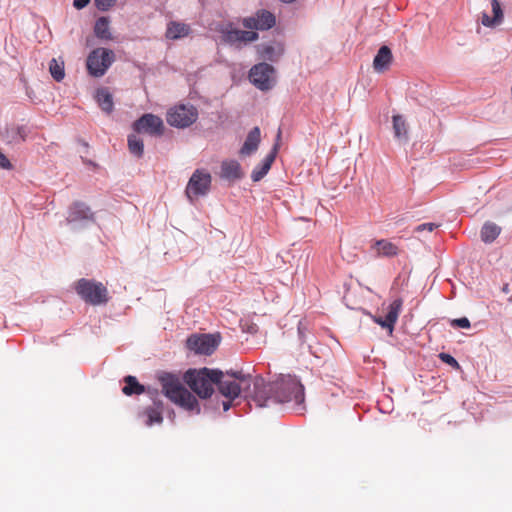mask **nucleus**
Segmentation results:
<instances>
[{
	"label": "nucleus",
	"mask_w": 512,
	"mask_h": 512,
	"mask_svg": "<svg viewBox=\"0 0 512 512\" xmlns=\"http://www.w3.org/2000/svg\"><path fill=\"white\" fill-rule=\"evenodd\" d=\"M0 167L1 168H5V169H9L11 168V163L10 161L7 159V157L0 152Z\"/></svg>",
	"instance_id": "nucleus-37"
},
{
	"label": "nucleus",
	"mask_w": 512,
	"mask_h": 512,
	"mask_svg": "<svg viewBox=\"0 0 512 512\" xmlns=\"http://www.w3.org/2000/svg\"><path fill=\"white\" fill-rule=\"evenodd\" d=\"M439 357H440V359H441L444 363H446V364H448V365L452 366L453 368H457V369H458V368H460V365H459V363L457 362V360H456L453 356H451L450 354H447V353H440Z\"/></svg>",
	"instance_id": "nucleus-33"
},
{
	"label": "nucleus",
	"mask_w": 512,
	"mask_h": 512,
	"mask_svg": "<svg viewBox=\"0 0 512 512\" xmlns=\"http://www.w3.org/2000/svg\"><path fill=\"white\" fill-rule=\"evenodd\" d=\"M221 376V370L204 367L199 370H188L184 374V381L200 398H208L213 394L214 385Z\"/></svg>",
	"instance_id": "nucleus-3"
},
{
	"label": "nucleus",
	"mask_w": 512,
	"mask_h": 512,
	"mask_svg": "<svg viewBox=\"0 0 512 512\" xmlns=\"http://www.w3.org/2000/svg\"><path fill=\"white\" fill-rule=\"evenodd\" d=\"M96 7L101 11H107L116 2V0H94Z\"/></svg>",
	"instance_id": "nucleus-34"
},
{
	"label": "nucleus",
	"mask_w": 512,
	"mask_h": 512,
	"mask_svg": "<svg viewBox=\"0 0 512 512\" xmlns=\"http://www.w3.org/2000/svg\"><path fill=\"white\" fill-rule=\"evenodd\" d=\"M219 334H193L188 337L186 346L196 354L211 355L220 344Z\"/></svg>",
	"instance_id": "nucleus-9"
},
{
	"label": "nucleus",
	"mask_w": 512,
	"mask_h": 512,
	"mask_svg": "<svg viewBox=\"0 0 512 512\" xmlns=\"http://www.w3.org/2000/svg\"><path fill=\"white\" fill-rule=\"evenodd\" d=\"M163 403L160 400H154L153 406L144 409L143 415L147 417L146 425L161 424L163 422Z\"/></svg>",
	"instance_id": "nucleus-23"
},
{
	"label": "nucleus",
	"mask_w": 512,
	"mask_h": 512,
	"mask_svg": "<svg viewBox=\"0 0 512 512\" xmlns=\"http://www.w3.org/2000/svg\"><path fill=\"white\" fill-rule=\"evenodd\" d=\"M393 131L396 138L407 140L408 128L405 119L401 115H394L393 118Z\"/></svg>",
	"instance_id": "nucleus-29"
},
{
	"label": "nucleus",
	"mask_w": 512,
	"mask_h": 512,
	"mask_svg": "<svg viewBox=\"0 0 512 512\" xmlns=\"http://www.w3.org/2000/svg\"><path fill=\"white\" fill-rule=\"evenodd\" d=\"M438 227H439V225L435 224V223H423V224L418 225L415 228V231L418 232V233L422 232L424 230L428 231V232H432L433 230H435Z\"/></svg>",
	"instance_id": "nucleus-36"
},
{
	"label": "nucleus",
	"mask_w": 512,
	"mask_h": 512,
	"mask_svg": "<svg viewBox=\"0 0 512 512\" xmlns=\"http://www.w3.org/2000/svg\"><path fill=\"white\" fill-rule=\"evenodd\" d=\"M128 148L129 151L137 157H142L144 152V144L142 139L137 135L132 134L128 137Z\"/></svg>",
	"instance_id": "nucleus-31"
},
{
	"label": "nucleus",
	"mask_w": 512,
	"mask_h": 512,
	"mask_svg": "<svg viewBox=\"0 0 512 512\" xmlns=\"http://www.w3.org/2000/svg\"><path fill=\"white\" fill-rule=\"evenodd\" d=\"M285 392H286V393H289V392H291V388H289V387H286V390H285Z\"/></svg>",
	"instance_id": "nucleus-41"
},
{
	"label": "nucleus",
	"mask_w": 512,
	"mask_h": 512,
	"mask_svg": "<svg viewBox=\"0 0 512 512\" xmlns=\"http://www.w3.org/2000/svg\"><path fill=\"white\" fill-rule=\"evenodd\" d=\"M133 129L137 133L161 136L164 133V124L159 116L147 113L133 123Z\"/></svg>",
	"instance_id": "nucleus-11"
},
{
	"label": "nucleus",
	"mask_w": 512,
	"mask_h": 512,
	"mask_svg": "<svg viewBox=\"0 0 512 512\" xmlns=\"http://www.w3.org/2000/svg\"><path fill=\"white\" fill-rule=\"evenodd\" d=\"M220 177L230 182H234L243 177L241 166L236 160H225L221 163Z\"/></svg>",
	"instance_id": "nucleus-16"
},
{
	"label": "nucleus",
	"mask_w": 512,
	"mask_h": 512,
	"mask_svg": "<svg viewBox=\"0 0 512 512\" xmlns=\"http://www.w3.org/2000/svg\"><path fill=\"white\" fill-rule=\"evenodd\" d=\"M278 150V145L275 144L272 151L262 160L261 164L256 166L252 173L251 179L254 182L260 181L270 170Z\"/></svg>",
	"instance_id": "nucleus-19"
},
{
	"label": "nucleus",
	"mask_w": 512,
	"mask_h": 512,
	"mask_svg": "<svg viewBox=\"0 0 512 512\" xmlns=\"http://www.w3.org/2000/svg\"><path fill=\"white\" fill-rule=\"evenodd\" d=\"M159 380L164 395L171 402L186 410L200 412L197 399L185 388L178 376L165 373L160 376Z\"/></svg>",
	"instance_id": "nucleus-2"
},
{
	"label": "nucleus",
	"mask_w": 512,
	"mask_h": 512,
	"mask_svg": "<svg viewBox=\"0 0 512 512\" xmlns=\"http://www.w3.org/2000/svg\"><path fill=\"white\" fill-rule=\"evenodd\" d=\"M298 332H299V336H300L301 341L305 342V340H304V331H303L301 325L298 326Z\"/></svg>",
	"instance_id": "nucleus-40"
},
{
	"label": "nucleus",
	"mask_w": 512,
	"mask_h": 512,
	"mask_svg": "<svg viewBox=\"0 0 512 512\" xmlns=\"http://www.w3.org/2000/svg\"><path fill=\"white\" fill-rule=\"evenodd\" d=\"M216 385L219 392L230 400L236 399L242 390L249 385V376L244 375L242 372H227L217 380Z\"/></svg>",
	"instance_id": "nucleus-5"
},
{
	"label": "nucleus",
	"mask_w": 512,
	"mask_h": 512,
	"mask_svg": "<svg viewBox=\"0 0 512 512\" xmlns=\"http://www.w3.org/2000/svg\"><path fill=\"white\" fill-rule=\"evenodd\" d=\"M275 69L265 62L254 65L249 72V79L258 89L267 91L275 83Z\"/></svg>",
	"instance_id": "nucleus-10"
},
{
	"label": "nucleus",
	"mask_w": 512,
	"mask_h": 512,
	"mask_svg": "<svg viewBox=\"0 0 512 512\" xmlns=\"http://www.w3.org/2000/svg\"><path fill=\"white\" fill-rule=\"evenodd\" d=\"M491 7L493 12V17H489L488 14L483 13L481 18V23L485 27H493L500 24L503 20V11L501 8V4L498 0H491Z\"/></svg>",
	"instance_id": "nucleus-24"
},
{
	"label": "nucleus",
	"mask_w": 512,
	"mask_h": 512,
	"mask_svg": "<svg viewBox=\"0 0 512 512\" xmlns=\"http://www.w3.org/2000/svg\"><path fill=\"white\" fill-rule=\"evenodd\" d=\"M224 41L231 45L239 43L254 42L259 38L256 31H244L239 29H230L223 32Z\"/></svg>",
	"instance_id": "nucleus-14"
},
{
	"label": "nucleus",
	"mask_w": 512,
	"mask_h": 512,
	"mask_svg": "<svg viewBox=\"0 0 512 512\" xmlns=\"http://www.w3.org/2000/svg\"><path fill=\"white\" fill-rule=\"evenodd\" d=\"M246 396L250 397L258 407L268 406L270 401L286 403L292 400L296 404L304 402V386L296 376L280 375L275 381L266 383L262 377L251 379L249 385L244 388Z\"/></svg>",
	"instance_id": "nucleus-1"
},
{
	"label": "nucleus",
	"mask_w": 512,
	"mask_h": 512,
	"mask_svg": "<svg viewBox=\"0 0 512 512\" xmlns=\"http://www.w3.org/2000/svg\"><path fill=\"white\" fill-rule=\"evenodd\" d=\"M198 119V110L193 105L179 104L170 108L166 115L167 123L176 128L191 126Z\"/></svg>",
	"instance_id": "nucleus-7"
},
{
	"label": "nucleus",
	"mask_w": 512,
	"mask_h": 512,
	"mask_svg": "<svg viewBox=\"0 0 512 512\" xmlns=\"http://www.w3.org/2000/svg\"><path fill=\"white\" fill-rule=\"evenodd\" d=\"M49 72L55 81H62L65 77L64 61L53 58L49 63Z\"/></svg>",
	"instance_id": "nucleus-30"
},
{
	"label": "nucleus",
	"mask_w": 512,
	"mask_h": 512,
	"mask_svg": "<svg viewBox=\"0 0 512 512\" xmlns=\"http://www.w3.org/2000/svg\"><path fill=\"white\" fill-rule=\"evenodd\" d=\"M66 220L68 223L93 220V213L84 203L76 202L70 207Z\"/></svg>",
	"instance_id": "nucleus-17"
},
{
	"label": "nucleus",
	"mask_w": 512,
	"mask_h": 512,
	"mask_svg": "<svg viewBox=\"0 0 512 512\" xmlns=\"http://www.w3.org/2000/svg\"><path fill=\"white\" fill-rule=\"evenodd\" d=\"M501 227L493 222L487 221L482 226L480 237L484 243L490 244L496 240L501 233Z\"/></svg>",
	"instance_id": "nucleus-25"
},
{
	"label": "nucleus",
	"mask_w": 512,
	"mask_h": 512,
	"mask_svg": "<svg viewBox=\"0 0 512 512\" xmlns=\"http://www.w3.org/2000/svg\"><path fill=\"white\" fill-rule=\"evenodd\" d=\"M231 401H232V400H230V399H229V401H224V402H223V409H224V411H227V410H229V409H230V407H231Z\"/></svg>",
	"instance_id": "nucleus-39"
},
{
	"label": "nucleus",
	"mask_w": 512,
	"mask_h": 512,
	"mask_svg": "<svg viewBox=\"0 0 512 512\" xmlns=\"http://www.w3.org/2000/svg\"><path fill=\"white\" fill-rule=\"evenodd\" d=\"M75 291L86 303L97 306L109 300L107 288L95 280L81 278L75 283Z\"/></svg>",
	"instance_id": "nucleus-4"
},
{
	"label": "nucleus",
	"mask_w": 512,
	"mask_h": 512,
	"mask_svg": "<svg viewBox=\"0 0 512 512\" xmlns=\"http://www.w3.org/2000/svg\"><path fill=\"white\" fill-rule=\"evenodd\" d=\"M451 325L453 327H459V328H469L470 327V321L468 318H458L451 321Z\"/></svg>",
	"instance_id": "nucleus-35"
},
{
	"label": "nucleus",
	"mask_w": 512,
	"mask_h": 512,
	"mask_svg": "<svg viewBox=\"0 0 512 512\" xmlns=\"http://www.w3.org/2000/svg\"><path fill=\"white\" fill-rule=\"evenodd\" d=\"M403 301L401 298L393 300L387 307V314L383 318L381 316H372L375 323L380 325L382 328L387 329L389 334H392L394 326L398 320L399 314L402 310Z\"/></svg>",
	"instance_id": "nucleus-13"
},
{
	"label": "nucleus",
	"mask_w": 512,
	"mask_h": 512,
	"mask_svg": "<svg viewBox=\"0 0 512 512\" xmlns=\"http://www.w3.org/2000/svg\"><path fill=\"white\" fill-rule=\"evenodd\" d=\"M393 55L391 49L384 45L378 50L373 60V68L378 73L387 71L392 63Z\"/></svg>",
	"instance_id": "nucleus-18"
},
{
	"label": "nucleus",
	"mask_w": 512,
	"mask_h": 512,
	"mask_svg": "<svg viewBox=\"0 0 512 512\" xmlns=\"http://www.w3.org/2000/svg\"><path fill=\"white\" fill-rule=\"evenodd\" d=\"M94 33L97 38L102 40H111L112 35L109 27V19L107 17H100L95 22Z\"/></svg>",
	"instance_id": "nucleus-26"
},
{
	"label": "nucleus",
	"mask_w": 512,
	"mask_h": 512,
	"mask_svg": "<svg viewBox=\"0 0 512 512\" xmlns=\"http://www.w3.org/2000/svg\"><path fill=\"white\" fill-rule=\"evenodd\" d=\"M276 24V18L268 10H258L255 15L242 19V25L251 30H269Z\"/></svg>",
	"instance_id": "nucleus-12"
},
{
	"label": "nucleus",
	"mask_w": 512,
	"mask_h": 512,
	"mask_svg": "<svg viewBox=\"0 0 512 512\" xmlns=\"http://www.w3.org/2000/svg\"><path fill=\"white\" fill-rule=\"evenodd\" d=\"M191 33V28L188 24L178 21H170L167 24L165 37L169 40H178L187 37Z\"/></svg>",
	"instance_id": "nucleus-22"
},
{
	"label": "nucleus",
	"mask_w": 512,
	"mask_h": 512,
	"mask_svg": "<svg viewBox=\"0 0 512 512\" xmlns=\"http://www.w3.org/2000/svg\"><path fill=\"white\" fill-rule=\"evenodd\" d=\"M376 257H395L399 254V247L389 240H376L371 246Z\"/></svg>",
	"instance_id": "nucleus-20"
},
{
	"label": "nucleus",
	"mask_w": 512,
	"mask_h": 512,
	"mask_svg": "<svg viewBox=\"0 0 512 512\" xmlns=\"http://www.w3.org/2000/svg\"><path fill=\"white\" fill-rule=\"evenodd\" d=\"M211 175L204 171L197 169L190 177L186 186L185 194L191 203L200 196H205L211 187Z\"/></svg>",
	"instance_id": "nucleus-8"
},
{
	"label": "nucleus",
	"mask_w": 512,
	"mask_h": 512,
	"mask_svg": "<svg viewBox=\"0 0 512 512\" xmlns=\"http://www.w3.org/2000/svg\"><path fill=\"white\" fill-rule=\"evenodd\" d=\"M280 136H281V131L279 130L278 134H277V137L280 138Z\"/></svg>",
	"instance_id": "nucleus-42"
},
{
	"label": "nucleus",
	"mask_w": 512,
	"mask_h": 512,
	"mask_svg": "<svg viewBox=\"0 0 512 512\" xmlns=\"http://www.w3.org/2000/svg\"><path fill=\"white\" fill-rule=\"evenodd\" d=\"M96 100L100 108L106 112L110 113L113 110V99L112 95L106 88L99 89L96 93Z\"/></svg>",
	"instance_id": "nucleus-27"
},
{
	"label": "nucleus",
	"mask_w": 512,
	"mask_h": 512,
	"mask_svg": "<svg viewBox=\"0 0 512 512\" xmlns=\"http://www.w3.org/2000/svg\"><path fill=\"white\" fill-rule=\"evenodd\" d=\"M124 382L125 386L122 388V392L127 396L133 394L140 395L145 391L144 386L141 385L134 376H126Z\"/></svg>",
	"instance_id": "nucleus-28"
},
{
	"label": "nucleus",
	"mask_w": 512,
	"mask_h": 512,
	"mask_svg": "<svg viewBox=\"0 0 512 512\" xmlns=\"http://www.w3.org/2000/svg\"><path fill=\"white\" fill-rule=\"evenodd\" d=\"M90 0H74L73 6L77 9H82L89 3Z\"/></svg>",
	"instance_id": "nucleus-38"
},
{
	"label": "nucleus",
	"mask_w": 512,
	"mask_h": 512,
	"mask_svg": "<svg viewBox=\"0 0 512 512\" xmlns=\"http://www.w3.org/2000/svg\"><path fill=\"white\" fill-rule=\"evenodd\" d=\"M261 141V132L259 127H254L247 135L243 146L240 149L241 156H250L255 153Z\"/></svg>",
	"instance_id": "nucleus-21"
},
{
	"label": "nucleus",
	"mask_w": 512,
	"mask_h": 512,
	"mask_svg": "<svg viewBox=\"0 0 512 512\" xmlns=\"http://www.w3.org/2000/svg\"><path fill=\"white\" fill-rule=\"evenodd\" d=\"M6 133L10 141H24L27 137V129L24 126L11 127Z\"/></svg>",
	"instance_id": "nucleus-32"
},
{
	"label": "nucleus",
	"mask_w": 512,
	"mask_h": 512,
	"mask_svg": "<svg viewBox=\"0 0 512 512\" xmlns=\"http://www.w3.org/2000/svg\"><path fill=\"white\" fill-rule=\"evenodd\" d=\"M115 60L114 52L106 48H96L87 57V69L94 77L103 76Z\"/></svg>",
	"instance_id": "nucleus-6"
},
{
	"label": "nucleus",
	"mask_w": 512,
	"mask_h": 512,
	"mask_svg": "<svg viewBox=\"0 0 512 512\" xmlns=\"http://www.w3.org/2000/svg\"><path fill=\"white\" fill-rule=\"evenodd\" d=\"M257 51L262 59L276 62L284 53V46L280 42L264 43L257 46Z\"/></svg>",
	"instance_id": "nucleus-15"
}]
</instances>
